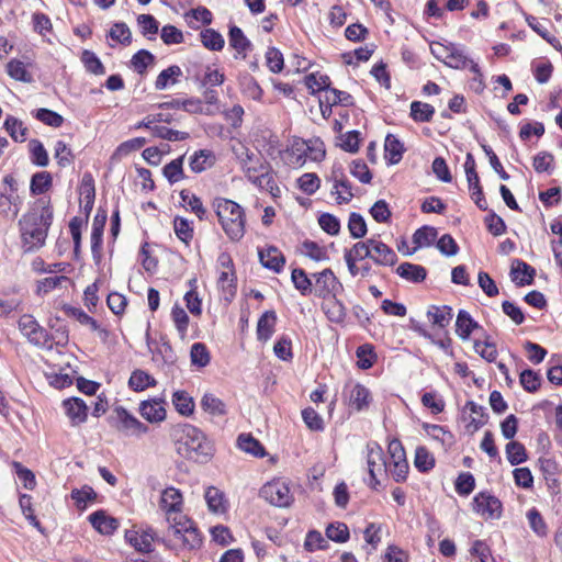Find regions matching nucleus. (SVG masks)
Listing matches in <instances>:
<instances>
[{"instance_id":"nucleus-1","label":"nucleus","mask_w":562,"mask_h":562,"mask_svg":"<svg viewBox=\"0 0 562 562\" xmlns=\"http://www.w3.org/2000/svg\"><path fill=\"white\" fill-rule=\"evenodd\" d=\"M54 213L50 202L38 199L34 205L24 213L18 222L21 248L24 254H32L41 249L48 236L53 224Z\"/></svg>"},{"instance_id":"nucleus-2","label":"nucleus","mask_w":562,"mask_h":562,"mask_svg":"<svg viewBox=\"0 0 562 562\" xmlns=\"http://www.w3.org/2000/svg\"><path fill=\"white\" fill-rule=\"evenodd\" d=\"M212 207L228 239L239 241L246 232V214L244 207L233 200L221 196L213 199Z\"/></svg>"},{"instance_id":"nucleus-3","label":"nucleus","mask_w":562,"mask_h":562,"mask_svg":"<svg viewBox=\"0 0 562 562\" xmlns=\"http://www.w3.org/2000/svg\"><path fill=\"white\" fill-rule=\"evenodd\" d=\"M177 451L188 460L206 463L213 456V446L202 430L186 424L177 440Z\"/></svg>"},{"instance_id":"nucleus-4","label":"nucleus","mask_w":562,"mask_h":562,"mask_svg":"<svg viewBox=\"0 0 562 562\" xmlns=\"http://www.w3.org/2000/svg\"><path fill=\"white\" fill-rule=\"evenodd\" d=\"M431 54L445 65L453 69H464L468 66L470 70L481 76L480 66L468 56L465 46L448 42L446 44L435 42L430 46Z\"/></svg>"},{"instance_id":"nucleus-5","label":"nucleus","mask_w":562,"mask_h":562,"mask_svg":"<svg viewBox=\"0 0 562 562\" xmlns=\"http://www.w3.org/2000/svg\"><path fill=\"white\" fill-rule=\"evenodd\" d=\"M21 334L27 341L42 349L53 348V336L30 314H24L18 322Z\"/></svg>"},{"instance_id":"nucleus-6","label":"nucleus","mask_w":562,"mask_h":562,"mask_svg":"<svg viewBox=\"0 0 562 562\" xmlns=\"http://www.w3.org/2000/svg\"><path fill=\"white\" fill-rule=\"evenodd\" d=\"M367 465L370 479L368 486L374 491L379 490L380 481L378 475L387 472V462L382 447L376 441L367 443Z\"/></svg>"},{"instance_id":"nucleus-7","label":"nucleus","mask_w":562,"mask_h":562,"mask_svg":"<svg viewBox=\"0 0 562 562\" xmlns=\"http://www.w3.org/2000/svg\"><path fill=\"white\" fill-rule=\"evenodd\" d=\"M124 538L139 553H150L154 551V543H159V535L150 526L128 529L125 531Z\"/></svg>"},{"instance_id":"nucleus-8","label":"nucleus","mask_w":562,"mask_h":562,"mask_svg":"<svg viewBox=\"0 0 562 562\" xmlns=\"http://www.w3.org/2000/svg\"><path fill=\"white\" fill-rule=\"evenodd\" d=\"M115 416L108 418L111 426L126 435H143L148 431V427L132 415L125 407L116 406L114 408Z\"/></svg>"},{"instance_id":"nucleus-9","label":"nucleus","mask_w":562,"mask_h":562,"mask_svg":"<svg viewBox=\"0 0 562 562\" xmlns=\"http://www.w3.org/2000/svg\"><path fill=\"white\" fill-rule=\"evenodd\" d=\"M260 496L277 507H289L294 501L289 485L282 480L266 483L260 490Z\"/></svg>"},{"instance_id":"nucleus-10","label":"nucleus","mask_w":562,"mask_h":562,"mask_svg":"<svg viewBox=\"0 0 562 562\" xmlns=\"http://www.w3.org/2000/svg\"><path fill=\"white\" fill-rule=\"evenodd\" d=\"M312 277L315 280L313 292L319 299L328 300L331 296H337L338 292L342 291V284L330 268L313 273Z\"/></svg>"},{"instance_id":"nucleus-11","label":"nucleus","mask_w":562,"mask_h":562,"mask_svg":"<svg viewBox=\"0 0 562 562\" xmlns=\"http://www.w3.org/2000/svg\"><path fill=\"white\" fill-rule=\"evenodd\" d=\"M472 506L473 510L485 519H499L503 514L502 502L488 491L477 493Z\"/></svg>"},{"instance_id":"nucleus-12","label":"nucleus","mask_w":562,"mask_h":562,"mask_svg":"<svg viewBox=\"0 0 562 562\" xmlns=\"http://www.w3.org/2000/svg\"><path fill=\"white\" fill-rule=\"evenodd\" d=\"M182 515H177L175 517L168 516V528L164 535H159V543L162 544L167 550H170L175 553L180 551V542L182 537V525L181 521Z\"/></svg>"},{"instance_id":"nucleus-13","label":"nucleus","mask_w":562,"mask_h":562,"mask_svg":"<svg viewBox=\"0 0 562 562\" xmlns=\"http://www.w3.org/2000/svg\"><path fill=\"white\" fill-rule=\"evenodd\" d=\"M371 249L370 260L380 267H393L397 262L396 252L385 243L378 238H371L369 243Z\"/></svg>"},{"instance_id":"nucleus-14","label":"nucleus","mask_w":562,"mask_h":562,"mask_svg":"<svg viewBox=\"0 0 562 562\" xmlns=\"http://www.w3.org/2000/svg\"><path fill=\"white\" fill-rule=\"evenodd\" d=\"M61 406L69 419L70 426L78 427L87 422L89 408L82 398H66L63 401Z\"/></svg>"},{"instance_id":"nucleus-15","label":"nucleus","mask_w":562,"mask_h":562,"mask_svg":"<svg viewBox=\"0 0 562 562\" xmlns=\"http://www.w3.org/2000/svg\"><path fill=\"white\" fill-rule=\"evenodd\" d=\"M228 44L235 50V59H245L252 49V43L237 25H231L228 30Z\"/></svg>"},{"instance_id":"nucleus-16","label":"nucleus","mask_w":562,"mask_h":562,"mask_svg":"<svg viewBox=\"0 0 562 562\" xmlns=\"http://www.w3.org/2000/svg\"><path fill=\"white\" fill-rule=\"evenodd\" d=\"M259 261L263 268L280 273L285 265V257L276 246L258 249Z\"/></svg>"},{"instance_id":"nucleus-17","label":"nucleus","mask_w":562,"mask_h":562,"mask_svg":"<svg viewBox=\"0 0 562 562\" xmlns=\"http://www.w3.org/2000/svg\"><path fill=\"white\" fill-rule=\"evenodd\" d=\"M183 506V497L180 492V490L169 486L165 488L160 496V508L167 514L168 516H171V514L182 515Z\"/></svg>"},{"instance_id":"nucleus-18","label":"nucleus","mask_w":562,"mask_h":562,"mask_svg":"<svg viewBox=\"0 0 562 562\" xmlns=\"http://www.w3.org/2000/svg\"><path fill=\"white\" fill-rule=\"evenodd\" d=\"M182 525V537L180 542V550H195L202 544V535L195 527L194 522L187 516H181Z\"/></svg>"},{"instance_id":"nucleus-19","label":"nucleus","mask_w":562,"mask_h":562,"mask_svg":"<svg viewBox=\"0 0 562 562\" xmlns=\"http://www.w3.org/2000/svg\"><path fill=\"white\" fill-rule=\"evenodd\" d=\"M510 279L517 286L531 285L536 269L520 259H514L510 268Z\"/></svg>"},{"instance_id":"nucleus-20","label":"nucleus","mask_w":562,"mask_h":562,"mask_svg":"<svg viewBox=\"0 0 562 562\" xmlns=\"http://www.w3.org/2000/svg\"><path fill=\"white\" fill-rule=\"evenodd\" d=\"M165 401L151 398L139 404V414L149 423H160L166 418Z\"/></svg>"},{"instance_id":"nucleus-21","label":"nucleus","mask_w":562,"mask_h":562,"mask_svg":"<svg viewBox=\"0 0 562 562\" xmlns=\"http://www.w3.org/2000/svg\"><path fill=\"white\" fill-rule=\"evenodd\" d=\"M92 527L101 535L110 536L119 528L116 518L108 516L103 510H97L88 517Z\"/></svg>"},{"instance_id":"nucleus-22","label":"nucleus","mask_w":562,"mask_h":562,"mask_svg":"<svg viewBox=\"0 0 562 562\" xmlns=\"http://www.w3.org/2000/svg\"><path fill=\"white\" fill-rule=\"evenodd\" d=\"M475 329H482L480 324L465 310H460L456 319V334L462 340H468Z\"/></svg>"},{"instance_id":"nucleus-23","label":"nucleus","mask_w":562,"mask_h":562,"mask_svg":"<svg viewBox=\"0 0 562 562\" xmlns=\"http://www.w3.org/2000/svg\"><path fill=\"white\" fill-rule=\"evenodd\" d=\"M180 199L181 205L186 207V210L194 213L200 221L209 220V212L198 195L187 189H183L180 191Z\"/></svg>"},{"instance_id":"nucleus-24","label":"nucleus","mask_w":562,"mask_h":562,"mask_svg":"<svg viewBox=\"0 0 562 562\" xmlns=\"http://www.w3.org/2000/svg\"><path fill=\"white\" fill-rule=\"evenodd\" d=\"M405 151L404 144L393 134H387L384 142V158L389 165L398 164Z\"/></svg>"},{"instance_id":"nucleus-25","label":"nucleus","mask_w":562,"mask_h":562,"mask_svg":"<svg viewBox=\"0 0 562 562\" xmlns=\"http://www.w3.org/2000/svg\"><path fill=\"white\" fill-rule=\"evenodd\" d=\"M395 272L398 277L412 283H420L427 277V270L425 267L412 262L401 263L396 268Z\"/></svg>"},{"instance_id":"nucleus-26","label":"nucleus","mask_w":562,"mask_h":562,"mask_svg":"<svg viewBox=\"0 0 562 562\" xmlns=\"http://www.w3.org/2000/svg\"><path fill=\"white\" fill-rule=\"evenodd\" d=\"M438 232L434 226L424 225L415 231L413 234V243L415 247L413 250H407L405 252L407 256H411L418 248L429 247L434 244L437 238Z\"/></svg>"},{"instance_id":"nucleus-27","label":"nucleus","mask_w":562,"mask_h":562,"mask_svg":"<svg viewBox=\"0 0 562 562\" xmlns=\"http://www.w3.org/2000/svg\"><path fill=\"white\" fill-rule=\"evenodd\" d=\"M427 316L432 325L439 328H446L453 317V311L452 307L448 305H430L427 311Z\"/></svg>"},{"instance_id":"nucleus-28","label":"nucleus","mask_w":562,"mask_h":562,"mask_svg":"<svg viewBox=\"0 0 562 562\" xmlns=\"http://www.w3.org/2000/svg\"><path fill=\"white\" fill-rule=\"evenodd\" d=\"M327 302L323 305V310L329 322L336 324H342L347 317L346 306L337 296H331L326 300Z\"/></svg>"},{"instance_id":"nucleus-29","label":"nucleus","mask_w":562,"mask_h":562,"mask_svg":"<svg viewBox=\"0 0 562 562\" xmlns=\"http://www.w3.org/2000/svg\"><path fill=\"white\" fill-rule=\"evenodd\" d=\"M204 498L210 512L215 514H223L227 510L225 494L217 487L209 486L205 491Z\"/></svg>"},{"instance_id":"nucleus-30","label":"nucleus","mask_w":562,"mask_h":562,"mask_svg":"<svg viewBox=\"0 0 562 562\" xmlns=\"http://www.w3.org/2000/svg\"><path fill=\"white\" fill-rule=\"evenodd\" d=\"M524 16L526 23L532 31H535L541 38H543L552 47H554L558 50H562L561 42L555 36H552L549 33L548 29L536 16L528 13H524Z\"/></svg>"},{"instance_id":"nucleus-31","label":"nucleus","mask_w":562,"mask_h":562,"mask_svg":"<svg viewBox=\"0 0 562 562\" xmlns=\"http://www.w3.org/2000/svg\"><path fill=\"white\" fill-rule=\"evenodd\" d=\"M175 409L182 416H191L194 413L195 403L187 391L177 390L172 394Z\"/></svg>"},{"instance_id":"nucleus-32","label":"nucleus","mask_w":562,"mask_h":562,"mask_svg":"<svg viewBox=\"0 0 562 562\" xmlns=\"http://www.w3.org/2000/svg\"><path fill=\"white\" fill-rule=\"evenodd\" d=\"M182 76V70L178 65H171L161 70L155 80L156 90H165L170 86L176 85Z\"/></svg>"},{"instance_id":"nucleus-33","label":"nucleus","mask_w":562,"mask_h":562,"mask_svg":"<svg viewBox=\"0 0 562 562\" xmlns=\"http://www.w3.org/2000/svg\"><path fill=\"white\" fill-rule=\"evenodd\" d=\"M236 156L246 173L259 172L266 169V164L259 159L255 161V154L245 146H241L240 151H236Z\"/></svg>"},{"instance_id":"nucleus-34","label":"nucleus","mask_w":562,"mask_h":562,"mask_svg":"<svg viewBox=\"0 0 562 562\" xmlns=\"http://www.w3.org/2000/svg\"><path fill=\"white\" fill-rule=\"evenodd\" d=\"M277 314L274 311H266L257 324V337L259 340L267 341L274 331Z\"/></svg>"},{"instance_id":"nucleus-35","label":"nucleus","mask_w":562,"mask_h":562,"mask_svg":"<svg viewBox=\"0 0 562 562\" xmlns=\"http://www.w3.org/2000/svg\"><path fill=\"white\" fill-rule=\"evenodd\" d=\"M202 45L212 52H220L224 48L225 40L223 35L211 27L204 29L199 34Z\"/></svg>"},{"instance_id":"nucleus-36","label":"nucleus","mask_w":562,"mask_h":562,"mask_svg":"<svg viewBox=\"0 0 562 562\" xmlns=\"http://www.w3.org/2000/svg\"><path fill=\"white\" fill-rule=\"evenodd\" d=\"M371 393L363 384L356 383L350 391V405L358 412L369 407Z\"/></svg>"},{"instance_id":"nucleus-37","label":"nucleus","mask_w":562,"mask_h":562,"mask_svg":"<svg viewBox=\"0 0 562 562\" xmlns=\"http://www.w3.org/2000/svg\"><path fill=\"white\" fill-rule=\"evenodd\" d=\"M156 384V379L148 372L140 369L134 370L128 379V386L135 392H142L147 387L155 386Z\"/></svg>"},{"instance_id":"nucleus-38","label":"nucleus","mask_w":562,"mask_h":562,"mask_svg":"<svg viewBox=\"0 0 562 562\" xmlns=\"http://www.w3.org/2000/svg\"><path fill=\"white\" fill-rule=\"evenodd\" d=\"M357 367L361 370H368L373 367L378 360V355L371 344L360 345L356 350Z\"/></svg>"},{"instance_id":"nucleus-39","label":"nucleus","mask_w":562,"mask_h":562,"mask_svg":"<svg viewBox=\"0 0 562 562\" xmlns=\"http://www.w3.org/2000/svg\"><path fill=\"white\" fill-rule=\"evenodd\" d=\"M153 359L162 368L171 369L177 362V355L169 342H161L154 351Z\"/></svg>"},{"instance_id":"nucleus-40","label":"nucleus","mask_w":562,"mask_h":562,"mask_svg":"<svg viewBox=\"0 0 562 562\" xmlns=\"http://www.w3.org/2000/svg\"><path fill=\"white\" fill-rule=\"evenodd\" d=\"M239 86L241 93L245 97L255 101H261L263 90L252 76H250L249 74L243 75L239 79Z\"/></svg>"},{"instance_id":"nucleus-41","label":"nucleus","mask_w":562,"mask_h":562,"mask_svg":"<svg viewBox=\"0 0 562 562\" xmlns=\"http://www.w3.org/2000/svg\"><path fill=\"white\" fill-rule=\"evenodd\" d=\"M7 72L8 75L21 82L31 83L34 81L33 75L27 70L26 65L16 59L13 58L7 64Z\"/></svg>"},{"instance_id":"nucleus-42","label":"nucleus","mask_w":562,"mask_h":562,"mask_svg":"<svg viewBox=\"0 0 562 562\" xmlns=\"http://www.w3.org/2000/svg\"><path fill=\"white\" fill-rule=\"evenodd\" d=\"M213 162L214 157L212 151L207 149H200L190 157L189 166L193 172L200 173L210 168Z\"/></svg>"},{"instance_id":"nucleus-43","label":"nucleus","mask_w":562,"mask_h":562,"mask_svg":"<svg viewBox=\"0 0 562 562\" xmlns=\"http://www.w3.org/2000/svg\"><path fill=\"white\" fill-rule=\"evenodd\" d=\"M201 408L213 416L226 415V404L212 393H205L201 398Z\"/></svg>"},{"instance_id":"nucleus-44","label":"nucleus","mask_w":562,"mask_h":562,"mask_svg":"<svg viewBox=\"0 0 562 562\" xmlns=\"http://www.w3.org/2000/svg\"><path fill=\"white\" fill-rule=\"evenodd\" d=\"M237 446L240 450L254 457H263L266 454L263 446L250 434H240L237 439Z\"/></svg>"},{"instance_id":"nucleus-45","label":"nucleus","mask_w":562,"mask_h":562,"mask_svg":"<svg viewBox=\"0 0 562 562\" xmlns=\"http://www.w3.org/2000/svg\"><path fill=\"white\" fill-rule=\"evenodd\" d=\"M435 114V108L422 101H413L411 103V117L413 121L418 123H426L432 120Z\"/></svg>"},{"instance_id":"nucleus-46","label":"nucleus","mask_w":562,"mask_h":562,"mask_svg":"<svg viewBox=\"0 0 562 562\" xmlns=\"http://www.w3.org/2000/svg\"><path fill=\"white\" fill-rule=\"evenodd\" d=\"M137 24L143 36L149 41L156 40V35L159 31V23L154 15L139 14L137 16Z\"/></svg>"},{"instance_id":"nucleus-47","label":"nucleus","mask_w":562,"mask_h":562,"mask_svg":"<svg viewBox=\"0 0 562 562\" xmlns=\"http://www.w3.org/2000/svg\"><path fill=\"white\" fill-rule=\"evenodd\" d=\"M291 281L294 288L303 295L307 296L313 293L312 280L307 277L302 268H294L291 273Z\"/></svg>"},{"instance_id":"nucleus-48","label":"nucleus","mask_w":562,"mask_h":562,"mask_svg":"<svg viewBox=\"0 0 562 562\" xmlns=\"http://www.w3.org/2000/svg\"><path fill=\"white\" fill-rule=\"evenodd\" d=\"M435 458L426 447H417L415 450L414 465L422 472L427 473L435 468Z\"/></svg>"},{"instance_id":"nucleus-49","label":"nucleus","mask_w":562,"mask_h":562,"mask_svg":"<svg viewBox=\"0 0 562 562\" xmlns=\"http://www.w3.org/2000/svg\"><path fill=\"white\" fill-rule=\"evenodd\" d=\"M3 127L13 140L22 143L26 139L27 128L23 126L19 119L8 115L3 122Z\"/></svg>"},{"instance_id":"nucleus-50","label":"nucleus","mask_w":562,"mask_h":562,"mask_svg":"<svg viewBox=\"0 0 562 562\" xmlns=\"http://www.w3.org/2000/svg\"><path fill=\"white\" fill-rule=\"evenodd\" d=\"M506 458L512 465H518L527 461L528 454L525 446L512 440L506 445Z\"/></svg>"},{"instance_id":"nucleus-51","label":"nucleus","mask_w":562,"mask_h":562,"mask_svg":"<svg viewBox=\"0 0 562 562\" xmlns=\"http://www.w3.org/2000/svg\"><path fill=\"white\" fill-rule=\"evenodd\" d=\"M53 183V178L49 172H36L31 178L30 191L32 195H40L46 192Z\"/></svg>"},{"instance_id":"nucleus-52","label":"nucleus","mask_w":562,"mask_h":562,"mask_svg":"<svg viewBox=\"0 0 562 562\" xmlns=\"http://www.w3.org/2000/svg\"><path fill=\"white\" fill-rule=\"evenodd\" d=\"M173 231L176 236L186 245L193 238V223L186 217L177 215L173 218Z\"/></svg>"},{"instance_id":"nucleus-53","label":"nucleus","mask_w":562,"mask_h":562,"mask_svg":"<svg viewBox=\"0 0 562 562\" xmlns=\"http://www.w3.org/2000/svg\"><path fill=\"white\" fill-rule=\"evenodd\" d=\"M331 193L337 194L338 204L350 202L355 195L352 192V184L346 176H341L336 180V184L333 186Z\"/></svg>"},{"instance_id":"nucleus-54","label":"nucleus","mask_w":562,"mask_h":562,"mask_svg":"<svg viewBox=\"0 0 562 562\" xmlns=\"http://www.w3.org/2000/svg\"><path fill=\"white\" fill-rule=\"evenodd\" d=\"M183 159L184 156H180L165 165V167L162 168V173L170 184L179 182L184 178Z\"/></svg>"},{"instance_id":"nucleus-55","label":"nucleus","mask_w":562,"mask_h":562,"mask_svg":"<svg viewBox=\"0 0 562 562\" xmlns=\"http://www.w3.org/2000/svg\"><path fill=\"white\" fill-rule=\"evenodd\" d=\"M540 471L543 475V479L547 482L549 488H553L558 486V464L554 460L550 458H540L539 459Z\"/></svg>"},{"instance_id":"nucleus-56","label":"nucleus","mask_w":562,"mask_h":562,"mask_svg":"<svg viewBox=\"0 0 562 562\" xmlns=\"http://www.w3.org/2000/svg\"><path fill=\"white\" fill-rule=\"evenodd\" d=\"M108 36L123 46H128L132 43V32L128 25L124 22H115L111 26Z\"/></svg>"},{"instance_id":"nucleus-57","label":"nucleus","mask_w":562,"mask_h":562,"mask_svg":"<svg viewBox=\"0 0 562 562\" xmlns=\"http://www.w3.org/2000/svg\"><path fill=\"white\" fill-rule=\"evenodd\" d=\"M258 186L260 190L268 191L273 198H278L281 193L280 188L276 183L273 175L270 170V166L266 164V169L263 171H259Z\"/></svg>"},{"instance_id":"nucleus-58","label":"nucleus","mask_w":562,"mask_h":562,"mask_svg":"<svg viewBox=\"0 0 562 562\" xmlns=\"http://www.w3.org/2000/svg\"><path fill=\"white\" fill-rule=\"evenodd\" d=\"M80 59L88 72H91L93 75H104L105 74V67L103 66L102 61L97 56V54L93 53L92 50L85 49L81 53Z\"/></svg>"},{"instance_id":"nucleus-59","label":"nucleus","mask_w":562,"mask_h":562,"mask_svg":"<svg viewBox=\"0 0 562 562\" xmlns=\"http://www.w3.org/2000/svg\"><path fill=\"white\" fill-rule=\"evenodd\" d=\"M305 85L311 90L312 94L324 91L327 93L330 87V79L327 75L310 74L305 77Z\"/></svg>"},{"instance_id":"nucleus-60","label":"nucleus","mask_w":562,"mask_h":562,"mask_svg":"<svg viewBox=\"0 0 562 562\" xmlns=\"http://www.w3.org/2000/svg\"><path fill=\"white\" fill-rule=\"evenodd\" d=\"M30 153H31V161L33 165L38 167H46L49 162L48 154L38 139H31L29 143Z\"/></svg>"},{"instance_id":"nucleus-61","label":"nucleus","mask_w":562,"mask_h":562,"mask_svg":"<svg viewBox=\"0 0 562 562\" xmlns=\"http://www.w3.org/2000/svg\"><path fill=\"white\" fill-rule=\"evenodd\" d=\"M423 428L429 437L440 442L442 446L451 445L453 436L443 426L435 424H424Z\"/></svg>"},{"instance_id":"nucleus-62","label":"nucleus","mask_w":562,"mask_h":562,"mask_svg":"<svg viewBox=\"0 0 562 562\" xmlns=\"http://www.w3.org/2000/svg\"><path fill=\"white\" fill-rule=\"evenodd\" d=\"M191 363L204 368L210 363L211 356L206 346L202 342H194L190 351Z\"/></svg>"},{"instance_id":"nucleus-63","label":"nucleus","mask_w":562,"mask_h":562,"mask_svg":"<svg viewBox=\"0 0 562 562\" xmlns=\"http://www.w3.org/2000/svg\"><path fill=\"white\" fill-rule=\"evenodd\" d=\"M527 519L531 530L539 537H546L548 535V526L540 514V512L532 507L527 512Z\"/></svg>"},{"instance_id":"nucleus-64","label":"nucleus","mask_w":562,"mask_h":562,"mask_svg":"<svg viewBox=\"0 0 562 562\" xmlns=\"http://www.w3.org/2000/svg\"><path fill=\"white\" fill-rule=\"evenodd\" d=\"M532 166L538 173L551 175L554 170V156L549 151H540L533 157Z\"/></svg>"}]
</instances>
